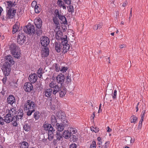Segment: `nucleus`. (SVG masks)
<instances>
[{"mask_svg": "<svg viewBox=\"0 0 148 148\" xmlns=\"http://www.w3.org/2000/svg\"><path fill=\"white\" fill-rule=\"evenodd\" d=\"M56 79L58 83L62 84L64 81V75L60 74L57 76Z\"/></svg>", "mask_w": 148, "mask_h": 148, "instance_id": "ddd939ff", "label": "nucleus"}, {"mask_svg": "<svg viewBox=\"0 0 148 148\" xmlns=\"http://www.w3.org/2000/svg\"><path fill=\"white\" fill-rule=\"evenodd\" d=\"M7 78V77H5V78H3L2 79V81L4 84L6 82Z\"/></svg>", "mask_w": 148, "mask_h": 148, "instance_id": "052dcab7", "label": "nucleus"}, {"mask_svg": "<svg viewBox=\"0 0 148 148\" xmlns=\"http://www.w3.org/2000/svg\"><path fill=\"white\" fill-rule=\"evenodd\" d=\"M58 18L61 21V22L62 24H67V21L64 16L61 15Z\"/></svg>", "mask_w": 148, "mask_h": 148, "instance_id": "473e14b6", "label": "nucleus"}, {"mask_svg": "<svg viewBox=\"0 0 148 148\" xmlns=\"http://www.w3.org/2000/svg\"><path fill=\"white\" fill-rule=\"evenodd\" d=\"M131 122L135 123L137 120L138 118L135 115L132 116L130 118Z\"/></svg>", "mask_w": 148, "mask_h": 148, "instance_id": "4c0bfd02", "label": "nucleus"}, {"mask_svg": "<svg viewBox=\"0 0 148 148\" xmlns=\"http://www.w3.org/2000/svg\"><path fill=\"white\" fill-rule=\"evenodd\" d=\"M37 77L35 73H33L29 75V79L31 83H34L37 80Z\"/></svg>", "mask_w": 148, "mask_h": 148, "instance_id": "dca6fc26", "label": "nucleus"}, {"mask_svg": "<svg viewBox=\"0 0 148 148\" xmlns=\"http://www.w3.org/2000/svg\"><path fill=\"white\" fill-rule=\"evenodd\" d=\"M19 145L20 148H28L29 146L28 143L25 141L19 143Z\"/></svg>", "mask_w": 148, "mask_h": 148, "instance_id": "a878e982", "label": "nucleus"}, {"mask_svg": "<svg viewBox=\"0 0 148 148\" xmlns=\"http://www.w3.org/2000/svg\"><path fill=\"white\" fill-rule=\"evenodd\" d=\"M64 127H65L61 123L60 124L59 123H56V127L58 131H62L64 130Z\"/></svg>", "mask_w": 148, "mask_h": 148, "instance_id": "6ab92c4d", "label": "nucleus"}, {"mask_svg": "<svg viewBox=\"0 0 148 148\" xmlns=\"http://www.w3.org/2000/svg\"><path fill=\"white\" fill-rule=\"evenodd\" d=\"M70 148H76L77 145L75 143H72L70 145Z\"/></svg>", "mask_w": 148, "mask_h": 148, "instance_id": "6e6d98bb", "label": "nucleus"}, {"mask_svg": "<svg viewBox=\"0 0 148 148\" xmlns=\"http://www.w3.org/2000/svg\"><path fill=\"white\" fill-rule=\"evenodd\" d=\"M65 3L68 5L70 4L71 2V0H64Z\"/></svg>", "mask_w": 148, "mask_h": 148, "instance_id": "13d9d810", "label": "nucleus"}, {"mask_svg": "<svg viewBox=\"0 0 148 148\" xmlns=\"http://www.w3.org/2000/svg\"><path fill=\"white\" fill-rule=\"evenodd\" d=\"M109 144V141H108L107 142H106L105 144L104 145V146L103 148H107L108 147V145Z\"/></svg>", "mask_w": 148, "mask_h": 148, "instance_id": "bf43d9fd", "label": "nucleus"}, {"mask_svg": "<svg viewBox=\"0 0 148 148\" xmlns=\"http://www.w3.org/2000/svg\"><path fill=\"white\" fill-rule=\"evenodd\" d=\"M51 124L53 126L56 123L57 121L55 116L52 115L51 117Z\"/></svg>", "mask_w": 148, "mask_h": 148, "instance_id": "2f4dec72", "label": "nucleus"}, {"mask_svg": "<svg viewBox=\"0 0 148 148\" xmlns=\"http://www.w3.org/2000/svg\"><path fill=\"white\" fill-rule=\"evenodd\" d=\"M36 104L33 101L28 100L24 106V110H28L27 115L28 116H30L32 113L35 111Z\"/></svg>", "mask_w": 148, "mask_h": 148, "instance_id": "f257e3e1", "label": "nucleus"}, {"mask_svg": "<svg viewBox=\"0 0 148 148\" xmlns=\"http://www.w3.org/2000/svg\"><path fill=\"white\" fill-rule=\"evenodd\" d=\"M97 140L99 142V144H101V143H102L101 140V138L100 137H98Z\"/></svg>", "mask_w": 148, "mask_h": 148, "instance_id": "680f3d73", "label": "nucleus"}, {"mask_svg": "<svg viewBox=\"0 0 148 148\" xmlns=\"http://www.w3.org/2000/svg\"><path fill=\"white\" fill-rule=\"evenodd\" d=\"M128 3L127 1H125L123 4V6L124 7L126 6Z\"/></svg>", "mask_w": 148, "mask_h": 148, "instance_id": "69168bd1", "label": "nucleus"}, {"mask_svg": "<svg viewBox=\"0 0 148 148\" xmlns=\"http://www.w3.org/2000/svg\"><path fill=\"white\" fill-rule=\"evenodd\" d=\"M117 91L115 90H114L113 94L112 93V96L113 99H116V97Z\"/></svg>", "mask_w": 148, "mask_h": 148, "instance_id": "8fccbe9b", "label": "nucleus"}, {"mask_svg": "<svg viewBox=\"0 0 148 148\" xmlns=\"http://www.w3.org/2000/svg\"><path fill=\"white\" fill-rule=\"evenodd\" d=\"M1 69L5 76H8L11 71V66L7 63H5L2 66Z\"/></svg>", "mask_w": 148, "mask_h": 148, "instance_id": "423d86ee", "label": "nucleus"}, {"mask_svg": "<svg viewBox=\"0 0 148 148\" xmlns=\"http://www.w3.org/2000/svg\"><path fill=\"white\" fill-rule=\"evenodd\" d=\"M62 40V45L68 44L67 39V36L65 35L64 38H62L61 39Z\"/></svg>", "mask_w": 148, "mask_h": 148, "instance_id": "72a5a7b5", "label": "nucleus"}, {"mask_svg": "<svg viewBox=\"0 0 148 148\" xmlns=\"http://www.w3.org/2000/svg\"><path fill=\"white\" fill-rule=\"evenodd\" d=\"M43 127L45 130L48 132H53L55 130L53 127L50 124H49L47 123H45L43 124Z\"/></svg>", "mask_w": 148, "mask_h": 148, "instance_id": "9b49d317", "label": "nucleus"}, {"mask_svg": "<svg viewBox=\"0 0 148 148\" xmlns=\"http://www.w3.org/2000/svg\"><path fill=\"white\" fill-rule=\"evenodd\" d=\"M34 117L36 120H38L40 117V114L39 112L36 111L35 112L34 115Z\"/></svg>", "mask_w": 148, "mask_h": 148, "instance_id": "58836bf2", "label": "nucleus"}, {"mask_svg": "<svg viewBox=\"0 0 148 148\" xmlns=\"http://www.w3.org/2000/svg\"><path fill=\"white\" fill-rule=\"evenodd\" d=\"M34 23L36 27V33L38 36H40L42 33L41 27L42 22L41 20L39 17H37L34 20Z\"/></svg>", "mask_w": 148, "mask_h": 148, "instance_id": "39448f33", "label": "nucleus"}, {"mask_svg": "<svg viewBox=\"0 0 148 148\" xmlns=\"http://www.w3.org/2000/svg\"><path fill=\"white\" fill-rule=\"evenodd\" d=\"M13 116L6 114L4 117L5 122L6 123H9L11 121V119Z\"/></svg>", "mask_w": 148, "mask_h": 148, "instance_id": "cd10ccee", "label": "nucleus"}, {"mask_svg": "<svg viewBox=\"0 0 148 148\" xmlns=\"http://www.w3.org/2000/svg\"><path fill=\"white\" fill-rule=\"evenodd\" d=\"M68 11L69 12L72 13L73 12V7L72 5H69L68 7Z\"/></svg>", "mask_w": 148, "mask_h": 148, "instance_id": "09e8293b", "label": "nucleus"}, {"mask_svg": "<svg viewBox=\"0 0 148 148\" xmlns=\"http://www.w3.org/2000/svg\"><path fill=\"white\" fill-rule=\"evenodd\" d=\"M63 136L66 139H67L70 137L71 136V133L68 130H65L63 132Z\"/></svg>", "mask_w": 148, "mask_h": 148, "instance_id": "b1692460", "label": "nucleus"}, {"mask_svg": "<svg viewBox=\"0 0 148 148\" xmlns=\"http://www.w3.org/2000/svg\"><path fill=\"white\" fill-rule=\"evenodd\" d=\"M107 132H111L112 131V129H110L108 126L107 128Z\"/></svg>", "mask_w": 148, "mask_h": 148, "instance_id": "338daca9", "label": "nucleus"}, {"mask_svg": "<svg viewBox=\"0 0 148 148\" xmlns=\"http://www.w3.org/2000/svg\"><path fill=\"white\" fill-rule=\"evenodd\" d=\"M44 95L46 97H50L52 94V89L51 88H49L46 89L45 91Z\"/></svg>", "mask_w": 148, "mask_h": 148, "instance_id": "412c9836", "label": "nucleus"}, {"mask_svg": "<svg viewBox=\"0 0 148 148\" xmlns=\"http://www.w3.org/2000/svg\"><path fill=\"white\" fill-rule=\"evenodd\" d=\"M64 118H61L62 121V123L61 124H62L65 127H67L68 126L69 123L67 120L65 119L64 116H63Z\"/></svg>", "mask_w": 148, "mask_h": 148, "instance_id": "c85d7f7f", "label": "nucleus"}, {"mask_svg": "<svg viewBox=\"0 0 148 148\" xmlns=\"http://www.w3.org/2000/svg\"><path fill=\"white\" fill-rule=\"evenodd\" d=\"M61 15L59 13L58 10L57 9L56 10L54 14L55 18H58Z\"/></svg>", "mask_w": 148, "mask_h": 148, "instance_id": "a19ab883", "label": "nucleus"}, {"mask_svg": "<svg viewBox=\"0 0 148 148\" xmlns=\"http://www.w3.org/2000/svg\"><path fill=\"white\" fill-rule=\"evenodd\" d=\"M142 124H139L138 126V129H140L142 127Z\"/></svg>", "mask_w": 148, "mask_h": 148, "instance_id": "774afa93", "label": "nucleus"}, {"mask_svg": "<svg viewBox=\"0 0 148 148\" xmlns=\"http://www.w3.org/2000/svg\"><path fill=\"white\" fill-rule=\"evenodd\" d=\"M53 132H49L48 133V139L49 140H52L53 136Z\"/></svg>", "mask_w": 148, "mask_h": 148, "instance_id": "79ce46f5", "label": "nucleus"}, {"mask_svg": "<svg viewBox=\"0 0 148 148\" xmlns=\"http://www.w3.org/2000/svg\"><path fill=\"white\" fill-rule=\"evenodd\" d=\"M63 47L62 48V53L64 54L67 52L69 49V44L62 45Z\"/></svg>", "mask_w": 148, "mask_h": 148, "instance_id": "c756f323", "label": "nucleus"}, {"mask_svg": "<svg viewBox=\"0 0 148 148\" xmlns=\"http://www.w3.org/2000/svg\"><path fill=\"white\" fill-rule=\"evenodd\" d=\"M56 139L58 140H61L62 138V135L59 132H57L56 135Z\"/></svg>", "mask_w": 148, "mask_h": 148, "instance_id": "ea45409f", "label": "nucleus"}, {"mask_svg": "<svg viewBox=\"0 0 148 148\" xmlns=\"http://www.w3.org/2000/svg\"><path fill=\"white\" fill-rule=\"evenodd\" d=\"M58 4V6L60 7H62L63 9L66 10V7L64 2L62 1L61 0H58L57 1Z\"/></svg>", "mask_w": 148, "mask_h": 148, "instance_id": "bb28decb", "label": "nucleus"}, {"mask_svg": "<svg viewBox=\"0 0 148 148\" xmlns=\"http://www.w3.org/2000/svg\"><path fill=\"white\" fill-rule=\"evenodd\" d=\"M16 12V10H12L11 8L9 9L8 10V12L6 14L7 18L8 19L13 18L14 17Z\"/></svg>", "mask_w": 148, "mask_h": 148, "instance_id": "9d476101", "label": "nucleus"}, {"mask_svg": "<svg viewBox=\"0 0 148 148\" xmlns=\"http://www.w3.org/2000/svg\"><path fill=\"white\" fill-rule=\"evenodd\" d=\"M31 5H32V7L34 8L35 7V6L37 5H37V2H36V1H33L32 2Z\"/></svg>", "mask_w": 148, "mask_h": 148, "instance_id": "4d7b16f0", "label": "nucleus"}, {"mask_svg": "<svg viewBox=\"0 0 148 148\" xmlns=\"http://www.w3.org/2000/svg\"><path fill=\"white\" fill-rule=\"evenodd\" d=\"M55 49L58 53H59L61 50L62 45L60 43L56 42L54 44Z\"/></svg>", "mask_w": 148, "mask_h": 148, "instance_id": "aec40b11", "label": "nucleus"}, {"mask_svg": "<svg viewBox=\"0 0 148 148\" xmlns=\"http://www.w3.org/2000/svg\"><path fill=\"white\" fill-rule=\"evenodd\" d=\"M24 31L28 34H34L36 33L34 26L32 25L28 24L23 29Z\"/></svg>", "mask_w": 148, "mask_h": 148, "instance_id": "0eeeda50", "label": "nucleus"}, {"mask_svg": "<svg viewBox=\"0 0 148 148\" xmlns=\"http://www.w3.org/2000/svg\"><path fill=\"white\" fill-rule=\"evenodd\" d=\"M24 88L26 92H30L33 89V86L31 83H26L24 85Z\"/></svg>", "mask_w": 148, "mask_h": 148, "instance_id": "2eb2a0df", "label": "nucleus"}, {"mask_svg": "<svg viewBox=\"0 0 148 148\" xmlns=\"http://www.w3.org/2000/svg\"><path fill=\"white\" fill-rule=\"evenodd\" d=\"M53 21L54 22L55 25L56 27L55 29H60V25L59 22L58 21V18H55L54 17L53 19Z\"/></svg>", "mask_w": 148, "mask_h": 148, "instance_id": "393cba45", "label": "nucleus"}, {"mask_svg": "<svg viewBox=\"0 0 148 148\" xmlns=\"http://www.w3.org/2000/svg\"><path fill=\"white\" fill-rule=\"evenodd\" d=\"M5 59L6 61L5 63H7L11 65V64H13L14 62L13 60V58L12 56L10 55H8L5 57Z\"/></svg>", "mask_w": 148, "mask_h": 148, "instance_id": "f3484780", "label": "nucleus"}, {"mask_svg": "<svg viewBox=\"0 0 148 148\" xmlns=\"http://www.w3.org/2000/svg\"><path fill=\"white\" fill-rule=\"evenodd\" d=\"M23 112L22 110H20L16 116H13L11 119V123L14 127H17L19 123L22 122L23 118Z\"/></svg>", "mask_w": 148, "mask_h": 148, "instance_id": "f03ea898", "label": "nucleus"}, {"mask_svg": "<svg viewBox=\"0 0 148 148\" xmlns=\"http://www.w3.org/2000/svg\"><path fill=\"white\" fill-rule=\"evenodd\" d=\"M6 5L7 6V8L8 9L11 8L13 6V3L12 1H8L6 2Z\"/></svg>", "mask_w": 148, "mask_h": 148, "instance_id": "c03bdc74", "label": "nucleus"}, {"mask_svg": "<svg viewBox=\"0 0 148 148\" xmlns=\"http://www.w3.org/2000/svg\"><path fill=\"white\" fill-rule=\"evenodd\" d=\"M16 100L14 97L12 95H9L7 98V102L8 104H12L15 102Z\"/></svg>", "mask_w": 148, "mask_h": 148, "instance_id": "a211bd4d", "label": "nucleus"}, {"mask_svg": "<svg viewBox=\"0 0 148 148\" xmlns=\"http://www.w3.org/2000/svg\"><path fill=\"white\" fill-rule=\"evenodd\" d=\"M56 85L54 82H52L49 84V86L51 88H53Z\"/></svg>", "mask_w": 148, "mask_h": 148, "instance_id": "864d4df0", "label": "nucleus"}, {"mask_svg": "<svg viewBox=\"0 0 148 148\" xmlns=\"http://www.w3.org/2000/svg\"><path fill=\"white\" fill-rule=\"evenodd\" d=\"M0 115H1V114H0ZM1 116H0V124L3 125L4 124V122H5V119H3Z\"/></svg>", "mask_w": 148, "mask_h": 148, "instance_id": "3c124183", "label": "nucleus"}, {"mask_svg": "<svg viewBox=\"0 0 148 148\" xmlns=\"http://www.w3.org/2000/svg\"><path fill=\"white\" fill-rule=\"evenodd\" d=\"M24 130L26 131H28L30 128V125L29 124L25 123L23 127Z\"/></svg>", "mask_w": 148, "mask_h": 148, "instance_id": "f704fd0d", "label": "nucleus"}, {"mask_svg": "<svg viewBox=\"0 0 148 148\" xmlns=\"http://www.w3.org/2000/svg\"><path fill=\"white\" fill-rule=\"evenodd\" d=\"M40 5H37L35 6L34 7V11L36 13H38L40 11Z\"/></svg>", "mask_w": 148, "mask_h": 148, "instance_id": "37998d69", "label": "nucleus"}, {"mask_svg": "<svg viewBox=\"0 0 148 148\" xmlns=\"http://www.w3.org/2000/svg\"><path fill=\"white\" fill-rule=\"evenodd\" d=\"M19 27V23L16 22L13 25V27L12 33L14 34L16 32L18 29Z\"/></svg>", "mask_w": 148, "mask_h": 148, "instance_id": "5701e85b", "label": "nucleus"}, {"mask_svg": "<svg viewBox=\"0 0 148 148\" xmlns=\"http://www.w3.org/2000/svg\"><path fill=\"white\" fill-rule=\"evenodd\" d=\"M91 130L95 133H97L99 131V129L98 128L92 126L91 127Z\"/></svg>", "mask_w": 148, "mask_h": 148, "instance_id": "de8ad7c7", "label": "nucleus"}, {"mask_svg": "<svg viewBox=\"0 0 148 148\" xmlns=\"http://www.w3.org/2000/svg\"><path fill=\"white\" fill-rule=\"evenodd\" d=\"M44 73L43 69L42 68H40L38 70L37 72L38 77L41 78L42 76V74Z\"/></svg>", "mask_w": 148, "mask_h": 148, "instance_id": "c9c22d12", "label": "nucleus"}, {"mask_svg": "<svg viewBox=\"0 0 148 148\" xmlns=\"http://www.w3.org/2000/svg\"><path fill=\"white\" fill-rule=\"evenodd\" d=\"M41 45L44 47H47L49 44L50 40L49 38L46 36H43L40 38Z\"/></svg>", "mask_w": 148, "mask_h": 148, "instance_id": "1a4fd4ad", "label": "nucleus"}, {"mask_svg": "<svg viewBox=\"0 0 148 148\" xmlns=\"http://www.w3.org/2000/svg\"><path fill=\"white\" fill-rule=\"evenodd\" d=\"M68 70V68L67 67H63L60 68V71L62 73H64Z\"/></svg>", "mask_w": 148, "mask_h": 148, "instance_id": "a18cd8bd", "label": "nucleus"}, {"mask_svg": "<svg viewBox=\"0 0 148 148\" xmlns=\"http://www.w3.org/2000/svg\"><path fill=\"white\" fill-rule=\"evenodd\" d=\"M25 36L24 33L19 32L17 37V43L20 45H22L25 42Z\"/></svg>", "mask_w": 148, "mask_h": 148, "instance_id": "6e6552de", "label": "nucleus"}, {"mask_svg": "<svg viewBox=\"0 0 148 148\" xmlns=\"http://www.w3.org/2000/svg\"><path fill=\"white\" fill-rule=\"evenodd\" d=\"M102 25V24L101 23H99L98 24V25H97V26H98V29H100L101 28Z\"/></svg>", "mask_w": 148, "mask_h": 148, "instance_id": "0e129e2a", "label": "nucleus"}, {"mask_svg": "<svg viewBox=\"0 0 148 148\" xmlns=\"http://www.w3.org/2000/svg\"><path fill=\"white\" fill-rule=\"evenodd\" d=\"M71 81V79L70 77L67 76L66 77V82L67 83V84L70 83Z\"/></svg>", "mask_w": 148, "mask_h": 148, "instance_id": "5fc2aeb1", "label": "nucleus"}, {"mask_svg": "<svg viewBox=\"0 0 148 148\" xmlns=\"http://www.w3.org/2000/svg\"><path fill=\"white\" fill-rule=\"evenodd\" d=\"M54 31L56 32L55 36L56 39L58 40H61L62 38V33L61 31L59 29H55Z\"/></svg>", "mask_w": 148, "mask_h": 148, "instance_id": "4468645a", "label": "nucleus"}, {"mask_svg": "<svg viewBox=\"0 0 148 148\" xmlns=\"http://www.w3.org/2000/svg\"><path fill=\"white\" fill-rule=\"evenodd\" d=\"M16 111L14 108H8V107H5L3 109H0V114L1 116H3L5 114L12 116L16 114Z\"/></svg>", "mask_w": 148, "mask_h": 148, "instance_id": "7ed1b4c3", "label": "nucleus"}, {"mask_svg": "<svg viewBox=\"0 0 148 148\" xmlns=\"http://www.w3.org/2000/svg\"><path fill=\"white\" fill-rule=\"evenodd\" d=\"M41 53L42 57H47L49 54L48 48L47 47H44L41 50Z\"/></svg>", "mask_w": 148, "mask_h": 148, "instance_id": "f8f14e48", "label": "nucleus"}, {"mask_svg": "<svg viewBox=\"0 0 148 148\" xmlns=\"http://www.w3.org/2000/svg\"><path fill=\"white\" fill-rule=\"evenodd\" d=\"M93 29L95 30H96L98 29V26H97V25H95L93 27Z\"/></svg>", "mask_w": 148, "mask_h": 148, "instance_id": "e2e57ef3", "label": "nucleus"}, {"mask_svg": "<svg viewBox=\"0 0 148 148\" xmlns=\"http://www.w3.org/2000/svg\"><path fill=\"white\" fill-rule=\"evenodd\" d=\"M53 68L56 72H60V68L58 64L56 63H54L53 64Z\"/></svg>", "mask_w": 148, "mask_h": 148, "instance_id": "e433bc0d", "label": "nucleus"}, {"mask_svg": "<svg viewBox=\"0 0 148 148\" xmlns=\"http://www.w3.org/2000/svg\"><path fill=\"white\" fill-rule=\"evenodd\" d=\"M10 50L14 57L19 58L20 56V53L18 47L15 44H12L10 47Z\"/></svg>", "mask_w": 148, "mask_h": 148, "instance_id": "20e7f679", "label": "nucleus"}, {"mask_svg": "<svg viewBox=\"0 0 148 148\" xmlns=\"http://www.w3.org/2000/svg\"><path fill=\"white\" fill-rule=\"evenodd\" d=\"M66 89L65 88H62L60 89L59 91V96L60 97H63L66 94Z\"/></svg>", "mask_w": 148, "mask_h": 148, "instance_id": "4be33fe9", "label": "nucleus"}, {"mask_svg": "<svg viewBox=\"0 0 148 148\" xmlns=\"http://www.w3.org/2000/svg\"><path fill=\"white\" fill-rule=\"evenodd\" d=\"M70 129V132L71 133V134H75L77 132V130L75 128L71 127Z\"/></svg>", "mask_w": 148, "mask_h": 148, "instance_id": "49530a36", "label": "nucleus"}, {"mask_svg": "<svg viewBox=\"0 0 148 148\" xmlns=\"http://www.w3.org/2000/svg\"><path fill=\"white\" fill-rule=\"evenodd\" d=\"M52 88L53 90L52 93L54 95H56L60 89V87L57 85Z\"/></svg>", "mask_w": 148, "mask_h": 148, "instance_id": "7c9ffc66", "label": "nucleus"}, {"mask_svg": "<svg viewBox=\"0 0 148 148\" xmlns=\"http://www.w3.org/2000/svg\"><path fill=\"white\" fill-rule=\"evenodd\" d=\"M90 148H96V144L95 142L93 141L92 142V144L90 146Z\"/></svg>", "mask_w": 148, "mask_h": 148, "instance_id": "603ef678", "label": "nucleus"}]
</instances>
